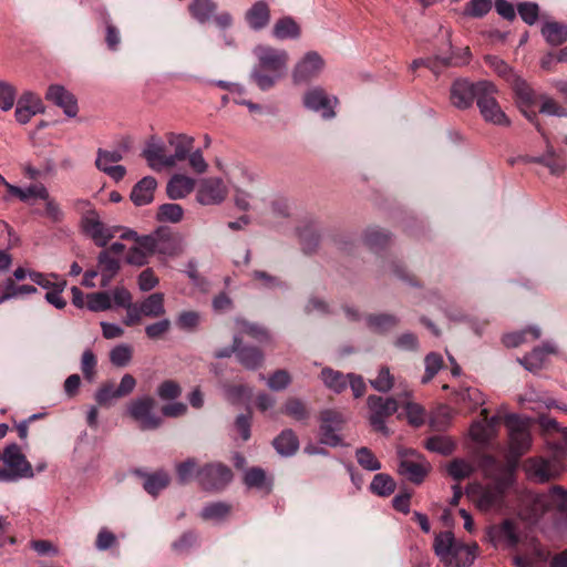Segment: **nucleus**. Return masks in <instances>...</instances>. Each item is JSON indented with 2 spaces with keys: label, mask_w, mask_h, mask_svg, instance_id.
I'll return each instance as SVG.
<instances>
[{
  "label": "nucleus",
  "mask_w": 567,
  "mask_h": 567,
  "mask_svg": "<svg viewBox=\"0 0 567 567\" xmlns=\"http://www.w3.org/2000/svg\"><path fill=\"white\" fill-rule=\"evenodd\" d=\"M217 7L214 0H192L188 11L196 21L206 23L212 20L217 11Z\"/></svg>",
  "instance_id": "c85d7f7f"
},
{
  "label": "nucleus",
  "mask_w": 567,
  "mask_h": 567,
  "mask_svg": "<svg viewBox=\"0 0 567 567\" xmlns=\"http://www.w3.org/2000/svg\"><path fill=\"white\" fill-rule=\"evenodd\" d=\"M403 409L405 411L409 424L415 427L424 424L425 410L421 404L413 402L412 400H408L403 401Z\"/></svg>",
  "instance_id": "49530a36"
},
{
  "label": "nucleus",
  "mask_w": 567,
  "mask_h": 567,
  "mask_svg": "<svg viewBox=\"0 0 567 567\" xmlns=\"http://www.w3.org/2000/svg\"><path fill=\"white\" fill-rule=\"evenodd\" d=\"M198 470L199 468L197 467V462L193 457H189L186 461L178 463L176 465V474L178 482L183 485L187 484L188 482H190L193 477H197Z\"/></svg>",
  "instance_id": "6e6d98bb"
},
{
  "label": "nucleus",
  "mask_w": 567,
  "mask_h": 567,
  "mask_svg": "<svg viewBox=\"0 0 567 567\" xmlns=\"http://www.w3.org/2000/svg\"><path fill=\"white\" fill-rule=\"evenodd\" d=\"M7 189L11 196H16L24 203H29L31 198H48V189L42 184L31 185L27 188L7 184Z\"/></svg>",
  "instance_id": "72a5a7b5"
},
{
  "label": "nucleus",
  "mask_w": 567,
  "mask_h": 567,
  "mask_svg": "<svg viewBox=\"0 0 567 567\" xmlns=\"http://www.w3.org/2000/svg\"><path fill=\"white\" fill-rule=\"evenodd\" d=\"M235 323L240 333L247 334L259 342H267L270 340L269 332L258 323L250 322L243 318H236Z\"/></svg>",
  "instance_id": "c9c22d12"
},
{
  "label": "nucleus",
  "mask_w": 567,
  "mask_h": 567,
  "mask_svg": "<svg viewBox=\"0 0 567 567\" xmlns=\"http://www.w3.org/2000/svg\"><path fill=\"white\" fill-rule=\"evenodd\" d=\"M357 462L367 471L374 472L381 468V463L368 447H360L355 451Z\"/></svg>",
  "instance_id": "4d7b16f0"
},
{
  "label": "nucleus",
  "mask_w": 567,
  "mask_h": 567,
  "mask_svg": "<svg viewBox=\"0 0 567 567\" xmlns=\"http://www.w3.org/2000/svg\"><path fill=\"white\" fill-rule=\"evenodd\" d=\"M520 19L528 25L535 24L540 18L539 6L536 2H520L517 4Z\"/></svg>",
  "instance_id": "bf43d9fd"
},
{
  "label": "nucleus",
  "mask_w": 567,
  "mask_h": 567,
  "mask_svg": "<svg viewBox=\"0 0 567 567\" xmlns=\"http://www.w3.org/2000/svg\"><path fill=\"white\" fill-rule=\"evenodd\" d=\"M83 233L89 236L96 246L106 247L109 241L115 237L121 229L120 226H106L101 219L96 210H87L81 219Z\"/></svg>",
  "instance_id": "6e6552de"
},
{
  "label": "nucleus",
  "mask_w": 567,
  "mask_h": 567,
  "mask_svg": "<svg viewBox=\"0 0 567 567\" xmlns=\"http://www.w3.org/2000/svg\"><path fill=\"white\" fill-rule=\"evenodd\" d=\"M478 82L472 83L466 79H457L450 90L451 103L460 109L466 110L472 106L474 100H478Z\"/></svg>",
  "instance_id": "dca6fc26"
},
{
  "label": "nucleus",
  "mask_w": 567,
  "mask_h": 567,
  "mask_svg": "<svg viewBox=\"0 0 567 567\" xmlns=\"http://www.w3.org/2000/svg\"><path fill=\"white\" fill-rule=\"evenodd\" d=\"M231 512V505L225 502H213L203 507L200 517L204 520L220 522Z\"/></svg>",
  "instance_id": "58836bf2"
},
{
  "label": "nucleus",
  "mask_w": 567,
  "mask_h": 567,
  "mask_svg": "<svg viewBox=\"0 0 567 567\" xmlns=\"http://www.w3.org/2000/svg\"><path fill=\"white\" fill-rule=\"evenodd\" d=\"M97 268L101 274V287L106 288L120 271V259L110 256V251H101L97 256Z\"/></svg>",
  "instance_id": "b1692460"
},
{
  "label": "nucleus",
  "mask_w": 567,
  "mask_h": 567,
  "mask_svg": "<svg viewBox=\"0 0 567 567\" xmlns=\"http://www.w3.org/2000/svg\"><path fill=\"white\" fill-rule=\"evenodd\" d=\"M155 400L144 395L132 400L127 405V414L138 424L142 431L158 429L163 420L154 412Z\"/></svg>",
  "instance_id": "423d86ee"
},
{
  "label": "nucleus",
  "mask_w": 567,
  "mask_h": 567,
  "mask_svg": "<svg viewBox=\"0 0 567 567\" xmlns=\"http://www.w3.org/2000/svg\"><path fill=\"white\" fill-rule=\"evenodd\" d=\"M395 486L394 480L389 474L379 473L374 475L370 489L373 494L385 497L395 491Z\"/></svg>",
  "instance_id": "ea45409f"
},
{
  "label": "nucleus",
  "mask_w": 567,
  "mask_h": 567,
  "mask_svg": "<svg viewBox=\"0 0 567 567\" xmlns=\"http://www.w3.org/2000/svg\"><path fill=\"white\" fill-rule=\"evenodd\" d=\"M184 215L183 207L178 204H163L158 207L157 219L159 221L178 223Z\"/></svg>",
  "instance_id": "5fc2aeb1"
},
{
  "label": "nucleus",
  "mask_w": 567,
  "mask_h": 567,
  "mask_svg": "<svg viewBox=\"0 0 567 567\" xmlns=\"http://www.w3.org/2000/svg\"><path fill=\"white\" fill-rule=\"evenodd\" d=\"M45 99L54 105L61 107L69 117L78 114V101L75 96L60 84H52L48 87Z\"/></svg>",
  "instance_id": "a211bd4d"
},
{
  "label": "nucleus",
  "mask_w": 567,
  "mask_h": 567,
  "mask_svg": "<svg viewBox=\"0 0 567 567\" xmlns=\"http://www.w3.org/2000/svg\"><path fill=\"white\" fill-rule=\"evenodd\" d=\"M17 91L14 86L0 80V109L4 112L11 110L14 105Z\"/></svg>",
  "instance_id": "69168bd1"
},
{
  "label": "nucleus",
  "mask_w": 567,
  "mask_h": 567,
  "mask_svg": "<svg viewBox=\"0 0 567 567\" xmlns=\"http://www.w3.org/2000/svg\"><path fill=\"white\" fill-rule=\"evenodd\" d=\"M425 373L422 377L421 382L423 384L429 383L443 368V358L441 354L430 352L424 359Z\"/></svg>",
  "instance_id": "09e8293b"
},
{
  "label": "nucleus",
  "mask_w": 567,
  "mask_h": 567,
  "mask_svg": "<svg viewBox=\"0 0 567 567\" xmlns=\"http://www.w3.org/2000/svg\"><path fill=\"white\" fill-rule=\"evenodd\" d=\"M236 357L239 363L248 370L258 369L264 361V354L258 348L243 346V343L238 346Z\"/></svg>",
  "instance_id": "2f4dec72"
},
{
  "label": "nucleus",
  "mask_w": 567,
  "mask_h": 567,
  "mask_svg": "<svg viewBox=\"0 0 567 567\" xmlns=\"http://www.w3.org/2000/svg\"><path fill=\"white\" fill-rule=\"evenodd\" d=\"M301 29L291 17L279 19L274 27V35H299Z\"/></svg>",
  "instance_id": "680f3d73"
},
{
  "label": "nucleus",
  "mask_w": 567,
  "mask_h": 567,
  "mask_svg": "<svg viewBox=\"0 0 567 567\" xmlns=\"http://www.w3.org/2000/svg\"><path fill=\"white\" fill-rule=\"evenodd\" d=\"M4 467L0 468V482H17L21 478H32V465L17 443L7 445L3 450Z\"/></svg>",
  "instance_id": "f03ea898"
},
{
  "label": "nucleus",
  "mask_w": 567,
  "mask_h": 567,
  "mask_svg": "<svg viewBox=\"0 0 567 567\" xmlns=\"http://www.w3.org/2000/svg\"><path fill=\"white\" fill-rule=\"evenodd\" d=\"M337 102V97H330L320 86L308 90L303 95L305 106L321 113L324 118H332L336 115L333 107Z\"/></svg>",
  "instance_id": "4468645a"
},
{
  "label": "nucleus",
  "mask_w": 567,
  "mask_h": 567,
  "mask_svg": "<svg viewBox=\"0 0 567 567\" xmlns=\"http://www.w3.org/2000/svg\"><path fill=\"white\" fill-rule=\"evenodd\" d=\"M228 195V188L219 177H208L200 181L196 199L200 205L210 206L221 204Z\"/></svg>",
  "instance_id": "f8f14e48"
},
{
  "label": "nucleus",
  "mask_w": 567,
  "mask_h": 567,
  "mask_svg": "<svg viewBox=\"0 0 567 567\" xmlns=\"http://www.w3.org/2000/svg\"><path fill=\"white\" fill-rule=\"evenodd\" d=\"M181 251V240L177 236L171 234H158L156 252L166 256H175Z\"/></svg>",
  "instance_id": "a19ab883"
},
{
  "label": "nucleus",
  "mask_w": 567,
  "mask_h": 567,
  "mask_svg": "<svg viewBox=\"0 0 567 567\" xmlns=\"http://www.w3.org/2000/svg\"><path fill=\"white\" fill-rule=\"evenodd\" d=\"M133 357V349L128 344H118L110 352V361L113 365L118 368L126 367Z\"/></svg>",
  "instance_id": "603ef678"
},
{
  "label": "nucleus",
  "mask_w": 567,
  "mask_h": 567,
  "mask_svg": "<svg viewBox=\"0 0 567 567\" xmlns=\"http://www.w3.org/2000/svg\"><path fill=\"white\" fill-rule=\"evenodd\" d=\"M324 61L315 51L307 52L295 65L292 79L296 84L308 83L323 70Z\"/></svg>",
  "instance_id": "ddd939ff"
},
{
  "label": "nucleus",
  "mask_w": 567,
  "mask_h": 567,
  "mask_svg": "<svg viewBox=\"0 0 567 567\" xmlns=\"http://www.w3.org/2000/svg\"><path fill=\"white\" fill-rule=\"evenodd\" d=\"M66 287V280L61 279L55 281L54 288L45 293V300L54 306L56 309H63L66 306L65 299L62 297V292Z\"/></svg>",
  "instance_id": "0e129e2a"
},
{
  "label": "nucleus",
  "mask_w": 567,
  "mask_h": 567,
  "mask_svg": "<svg viewBox=\"0 0 567 567\" xmlns=\"http://www.w3.org/2000/svg\"><path fill=\"white\" fill-rule=\"evenodd\" d=\"M556 353V346L550 341H546L543 342L542 346L535 347L528 354L524 355L523 358H519L518 362L526 370L530 372H537L543 368L546 357Z\"/></svg>",
  "instance_id": "aec40b11"
},
{
  "label": "nucleus",
  "mask_w": 567,
  "mask_h": 567,
  "mask_svg": "<svg viewBox=\"0 0 567 567\" xmlns=\"http://www.w3.org/2000/svg\"><path fill=\"white\" fill-rule=\"evenodd\" d=\"M457 544L452 532H443L435 537L434 551L442 560H447Z\"/></svg>",
  "instance_id": "e433bc0d"
},
{
  "label": "nucleus",
  "mask_w": 567,
  "mask_h": 567,
  "mask_svg": "<svg viewBox=\"0 0 567 567\" xmlns=\"http://www.w3.org/2000/svg\"><path fill=\"white\" fill-rule=\"evenodd\" d=\"M254 52L258 58L261 69L269 70L278 75H282L286 72L288 65V54L286 51L270 47H257Z\"/></svg>",
  "instance_id": "2eb2a0df"
},
{
  "label": "nucleus",
  "mask_w": 567,
  "mask_h": 567,
  "mask_svg": "<svg viewBox=\"0 0 567 567\" xmlns=\"http://www.w3.org/2000/svg\"><path fill=\"white\" fill-rule=\"evenodd\" d=\"M321 380L336 393H341L348 385V378L342 372L333 370L331 368H323L321 371Z\"/></svg>",
  "instance_id": "4c0bfd02"
},
{
  "label": "nucleus",
  "mask_w": 567,
  "mask_h": 567,
  "mask_svg": "<svg viewBox=\"0 0 567 567\" xmlns=\"http://www.w3.org/2000/svg\"><path fill=\"white\" fill-rule=\"evenodd\" d=\"M509 83L512 84L514 92L522 103L527 105L533 103L534 91L524 79L517 74H512Z\"/></svg>",
  "instance_id": "a18cd8bd"
},
{
  "label": "nucleus",
  "mask_w": 567,
  "mask_h": 567,
  "mask_svg": "<svg viewBox=\"0 0 567 567\" xmlns=\"http://www.w3.org/2000/svg\"><path fill=\"white\" fill-rule=\"evenodd\" d=\"M390 240V234L378 227L368 228L364 233V243L373 250L385 247Z\"/></svg>",
  "instance_id": "37998d69"
},
{
  "label": "nucleus",
  "mask_w": 567,
  "mask_h": 567,
  "mask_svg": "<svg viewBox=\"0 0 567 567\" xmlns=\"http://www.w3.org/2000/svg\"><path fill=\"white\" fill-rule=\"evenodd\" d=\"M371 386L381 393L390 392L394 386V377L388 367H381L375 379L370 381Z\"/></svg>",
  "instance_id": "8fccbe9b"
},
{
  "label": "nucleus",
  "mask_w": 567,
  "mask_h": 567,
  "mask_svg": "<svg viewBox=\"0 0 567 567\" xmlns=\"http://www.w3.org/2000/svg\"><path fill=\"white\" fill-rule=\"evenodd\" d=\"M164 293L154 292L136 302L143 317L159 318L165 315Z\"/></svg>",
  "instance_id": "cd10ccee"
},
{
  "label": "nucleus",
  "mask_w": 567,
  "mask_h": 567,
  "mask_svg": "<svg viewBox=\"0 0 567 567\" xmlns=\"http://www.w3.org/2000/svg\"><path fill=\"white\" fill-rule=\"evenodd\" d=\"M123 159V152L121 150L106 151L103 148L97 150V156L95 159V166L103 171L106 167L114 166V163H117Z\"/></svg>",
  "instance_id": "13d9d810"
},
{
  "label": "nucleus",
  "mask_w": 567,
  "mask_h": 567,
  "mask_svg": "<svg viewBox=\"0 0 567 567\" xmlns=\"http://www.w3.org/2000/svg\"><path fill=\"white\" fill-rule=\"evenodd\" d=\"M167 142L174 148V153L168 155L166 166L173 167L177 162L185 161L194 147V137L187 134H167Z\"/></svg>",
  "instance_id": "6ab92c4d"
},
{
  "label": "nucleus",
  "mask_w": 567,
  "mask_h": 567,
  "mask_svg": "<svg viewBox=\"0 0 567 567\" xmlns=\"http://www.w3.org/2000/svg\"><path fill=\"white\" fill-rule=\"evenodd\" d=\"M545 140V153L540 156L527 157L525 161L527 163H537L544 165L553 175H561L567 167L566 159L563 154L557 153L556 150L549 144L547 137Z\"/></svg>",
  "instance_id": "412c9836"
},
{
  "label": "nucleus",
  "mask_w": 567,
  "mask_h": 567,
  "mask_svg": "<svg viewBox=\"0 0 567 567\" xmlns=\"http://www.w3.org/2000/svg\"><path fill=\"white\" fill-rule=\"evenodd\" d=\"M367 408L369 410L368 420L373 430L389 436L390 430L385 421L398 412L399 401L393 396L370 394L367 398Z\"/></svg>",
  "instance_id": "39448f33"
},
{
  "label": "nucleus",
  "mask_w": 567,
  "mask_h": 567,
  "mask_svg": "<svg viewBox=\"0 0 567 567\" xmlns=\"http://www.w3.org/2000/svg\"><path fill=\"white\" fill-rule=\"evenodd\" d=\"M245 20L252 31H260L270 21V9L266 1H256L245 13Z\"/></svg>",
  "instance_id": "4be33fe9"
},
{
  "label": "nucleus",
  "mask_w": 567,
  "mask_h": 567,
  "mask_svg": "<svg viewBox=\"0 0 567 567\" xmlns=\"http://www.w3.org/2000/svg\"><path fill=\"white\" fill-rule=\"evenodd\" d=\"M480 467L484 476L489 480H498L505 472L514 473V468L498 462L494 456L484 454L480 460Z\"/></svg>",
  "instance_id": "473e14b6"
},
{
  "label": "nucleus",
  "mask_w": 567,
  "mask_h": 567,
  "mask_svg": "<svg viewBox=\"0 0 567 567\" xmlns=\"http://www.w3.org/2000/svg\"><path fill=\"white\" fill-rule=\"evenodd\" d=\"M95 401L101 406H107L113 400L120 399L116 394V389L112 382L103 383L100 389L95 392Z\"/></svg>",
  "instance_id": "774afa93"
},
{
  "label": "nucleus",
  "mask_w": 567,
  "mask_h": 567,
  "mask_svg": "<svg viewBox=\"0 0 567 567\" xmlns=\"http://www.w3.org/2000/svg\"><path fill=\"white\" fill-rule=\"evenodd\" d=\"M86 307L93 312L106 311L111 309V297L105 291L93 292L86 296Z\"/></svg>",
  "instance_id": "3c124183"
},
{
  "label": "nucleus",
  "mask_w": 567,
  "mask_h": 567,
  "mask_svg": "<svg viewBox=\"0 0 567 567\" xmlns=\"http://www.w3.org/2000/svg\"><path fill=\"white\" fill-rule=\"evenodd\" d=\"M514 483V473L503 474L498 480L483 486L477 495L476 505L483 512L498 511L505 505V497Z\"/></svg>",
  "instance_id": "7ed1b4c3"
},
{
  "label": "nucleus",
  "mask_w": 567,
  "mask_h": 567,
  "mask_svg": "<svg viewBox=\"0 0 567 567\" xmlns=\"http://www.w3.org/2000/svg\"><path fill=\"white\" fill-rule=\"evenodd\" d=\"M561 472L563 465L556 460L530 458L527 462V473L537 483L555 480Z\"/></svg>",
  "instance_id": "f3484780"
},
{
  "label": "nucleus",
  "mask_w": 567,
  "mask_h": 567,
  "mask_svg": "<svg viewBox=\"0 0 567 567\" xmlns=\"http://www.w3.org/2000/svg\"><path fill=\"white\" fill-rule=\"evenodd\" d=\"M473 472V465L461 458L453 460L447 467L449 475L455 481L467 478L472 475Z\"/></svg>",
  "instance_id": "864d4df0"
},
{
  "label": "nucleus",
  "mask_w": 567,
  "mask_h": 567,
  "mask_svg": "<svg viewBox=\"0 0 567 567\" xmlns=\"http://www.w3.org/2000/svg\"><path fill=\"white\" fill-rule=\"evenodd\" d=\"M195 188V179L183 175H174L166 185V193L171 199H182L189 195Z\"/></svg>",
  "instance_id": "393cba45"
},
{
  "label": "nucleus",
  "mask_w": 567,
  "mask_h": 567,
  "mask_svg": "<svg viewBox=\"0 0 567 567\" xmlns=\"http://www.w3.org/2000/svg\"><path fill=\"white\" fill-rule=\"evenodd\" d=\"M472 58L468 45L458 47L451 38H442V42L435 53V61L446 68H458L470 63Z\"/></svg>",
  "instance_id": "9b49d317"
},
{
  "label": "nucleus",
  "mask_w": 567,
  "mask_h": 567,
  "mask_svg": "<svg viewBox=\"0 0 567 567\" xmlns=\"http://www.w3.org/2000/svg\"><path fill=\"white\" fill-rule=\"evenodd\" d=\"M477 90L480 93L476 104L484 121L493 125L509 126V118L496 101V86L489 81H478Z\"/></svg>",
  "instance_id": "20e7f679"
},
{
  "label": "nucleus",
  "mask_w": 567,
  "mask_h": 567,
  "mask_svg": "<svg viewBox=\"0 0 567 567\" xmlns=\"http://www.w3.org/2000/svg\"><path fill=\"white\" fill-rule=\"evenodd\" d=\"M282 412L295 421L303 424H307L311 416V411L307 404L302 400L293 396L286 400Z\"/></svg>",
  "instance_id": "c756f323"
},
{
  "label": "nucleus",
  "mask_w": 567,
  "mask_h": 567,
  "mask_svg": "<svg viewBox=\"0 0 567 567\" xmlns=\"http://www.w3.org/2000/svg\"><path fill=\"white\" fill-rule=\"evenodd\" d=\"M267 483L266 473L260 467H251L244 474V484L248 488H264Z\"/></svg>",
  "instance_id": "052dcab7"
},
{
  "label": "nucleus",
  "mask_w": 567,
  "mask_h": 567,
  "mask_svg": "<svg viewBox=\"0 0 567 567\" xmlns=\"http://www.w3.org/2000/svg\"><path fill=\"white\" fill-rule=\"evenodd\" d=\"M320 441L321 443L336 447L342 444V439L338 434L347 419L346 416L337 410L326 409L320 412Z\"/></svg>",
  "instance_id": "9d476101"
},
{
  "label": "nucleus",
  "mask_w": 567,
  "mask_h": 567,
  "mask_svg": "<svg viewBox=\"0 0 567 567\" xmlns=\"http://www.w3.org/2000/svg\"><path fill=\"white\" fill-rule=\"evenodd\" d=\"M143 156L147 161L150 167L157 169L159 166H166L168 155H164V148L158 144H151L143 151Z\"/></svg>",
  "instance_id": "de8ad7c7"
},
{
  "label": "nucleus",
  "mask_w": 567,
  "mask_h": 567,
  "mask_svg": "<svg viewBox=\"0 0 567 567\" xmlns=\"http://www.w3.org/2000/svg\"><path fill=\"white\" fill-rule=\"evenodd\" d=\"M157 187V182L153 176H145L137 182L132 192L131 199L136 206L148 205L154 199V192Z\"/></svg>",
  "instance_id": "5701e85b"
},
{
  "label": "nucleus",
  "mask_w": 567,
  "mask_h": 567,
  "mask_svg": "<svg viewBox=\"0 0 567 567\" xmlns=\"http://www.w3.org/2000/svg\"><path fill=\"white\" fill-rule=\"evenodd\" d=\"M477 549L478 546L475 543L472 545L458 543L446 561L454 567H471L476 558Z\"/></svg>",
  "instance_id": "bb28decb"
},
{
  "label": "nucleus",
  "mask_w": 567,
  "mask_h": 567,
  "mask_svg": "<svg viewBox=\"0 0 567 567\" xmlns=\"http://www.w3.org/2000/svg\"><path fill=\"white\" fill-rule=\"evenodd\" d=\"M272 445L278 454L288 457L297 453L300 443L296 433L291 429H286L274 439Z\"/></svg>",
  "instance_id": "a878e982"
},
{
  "label": "nucleus",
  "mask_w": 567,
  "mask_h": 567,
  "mask_svg": "<svg viewBox=\"0 0 567 567\" xmlns=\"http://www.w3.org/2000/svg\"><path fill=\"white\" fill-rule=\"evenodd\" d=\"M399 457V474L415 484L422 483L430 471V463L414 450H400Z\"/></svg>",
  "instance_id": "1a4fd4ad"
},
{
  "label": "nucleus",
  "mask_w": 567,
  "mask_h": 567,
  "mask_svg": "<svg viewBox=\"0 0 567 567\" xmlns=\"http://www.w3.org/2000/svg\"><path fill=\"white\" fill-rule=\"evenodd\" d=\"M368 328L375 333L388 332L399 326L400 319L390 313L369 315L365 318Z\"/></svg>",
  "instance_id": "7c9ffc66"
},
{
  "label": "nucleus",
  "mask_w": 567,
  "mask_h": 567,
  "mask_svg": "<svg viewBox=\"0 0 567 567\" xmlns=\"http://www.w3.org/2000/svg\"><path fill=\"white\" fill-rule=\"evenodd\" d=\"M231 470L224 463L213 462L202 466L197 472L199 486L207 492H220L233 481Z\"/></svg>",
  "instance_id": "0eeeda50"
},
{
  "label": "nucleus",
  "mask_w": 567,
  "mask_h": 567,
  "mask_svg": "<svg viewBox=\"0 0 567 567\" xmlns=\"http://www.w3.org/2000/svg\"><path fill=\"white\" fill-rule=\"evenodd\" d=\"M425 447L431 452L447 456L454 452L455 443L447 436L435 435L426 441Z\"/></svg>",
  "instance_id": "c03bdc74"
},
{
  "label": "nucleus",
  "mask_w": 567,
  "mask_h": 567,
  "mask_svg": "<svg viewBox=\"0 0 567 567\" xmlns=\"http://www.w3.org/2000/svg\"><path fill=\"white\" fill-rule=\"evenodd\" d=\"M182 394V388L181 385L173 380H166L162 382L157 388V395L164 400H175L179 398Z\"/></svg>",
  "instance_id": "338daca9"
},
{
  "label": "nucleus",
  "mask_w": 567,
  "mask_h": 567,
  "mask_svg": "<svg viewBox=\"0 0 567 567\" xmlns=\"http://www.w3.org/2000/svg\"><path fill=\"white\" fill-rule=\"evenodd\" d=\"M527 333H530L534 340L539 339L542 336L540 328L533 326L522 331L505 334L503 342L507 348H516L526 341Z\"/></svg>",
  "instance_id": "79ce46f5"
},
{
  "label": "nucleus",
  "mask_w": 567,
  "mask_h": 567,
  "mask_svg": "<svg viewBox=\"0 0 567 567\" xmlns=\"http://www.w3.org/2000/svg\"><path fill=\"white\" fill-rule=\"evenodd\" d=\"M144 489L152 496H157L161 491L169 484V475L165 471H157L152 474H144Z\"/></svg>",
  "instance_id": "f704fd0d"
},
{
  "label": "nucleus",
  "mask_w": 567,
  "mask_h": 567,
  "mask_svg": "<svg viewBox=\"0 0 567 567\" xmlns=\"http://www.w3.org/2000/svg\"><path fill=\"white\" fill-rule=\"evenodd\" d=\"M504 424L508 432L509 454L519 458L532 447L530 420L509 413L504 416Z\"/></svg>",
  "instance_id": "f257e3e1"
},
{
  "label": "nucleus",
  "mask_w": 567,
  "mask_h": 567,
  "mask_svg": "<svg viewBox=\"0 0 567 567\" xmlns=\"http://www.w3.org/2000/svg\"><path fill=\"white\" fill-rule=\"evenodd\" d=\"M539 112L551 116L567 117V109L547 95L542 96Z\"/></svg>",
  "instance_id": "e2e57ef3"
}]
</instances>
